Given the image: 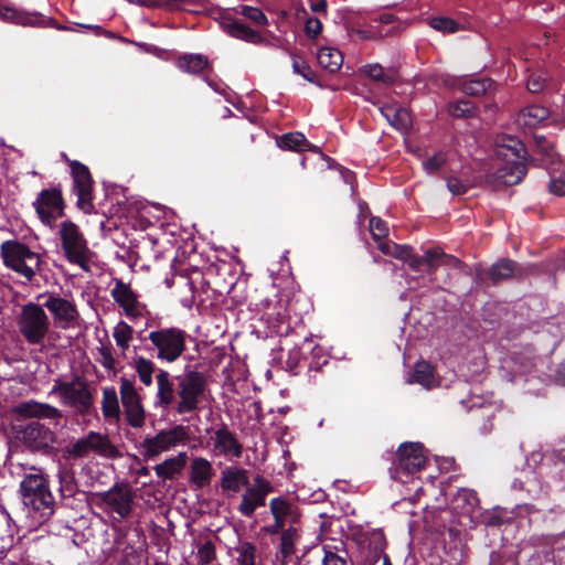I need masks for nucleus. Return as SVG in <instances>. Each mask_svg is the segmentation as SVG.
<instances>
[{
	"instance_id": "obj_1",
	"label": "nucleus",
	"mask_w": 565,
	"mask_h": 565,
	"mask_svg": "<svg viewBox=\"0 0 565 565\" xmlns=\"http://www.w3.org/2000/svg\"><path fill=\"white\" fill-rule=\"evenodd\" d=\"M20 493L31 526L45 523L54 513V498L46 476L41 469L32 468L20 482Z\"/></svg>"
},
{
	"instance_id": "obj_2",
	"label": "nucleus",
	"mask_w": 565,
	"mask_h": 565,
	"mask_svg": "<svg viewBox=\"0 0 565 565\" xmlns=\"http://www.w3.org/2000/svg\"><path fill=\"white\" fill-rule=\"evenodd\" d=\"M525 154L524 145L516 138L509 137L503 143L498 145L495 148L498 182L504 185L519 183L526 174Z\"/></svg>"
},
{
	"instance_id": "obj_3",
	"label": "nucleus",
	"mask_w": 565,
	"mask_h": 565,
	"mask_svg": "<svg viewBox=\"0 0 565 565\" xmlns=\"http://www.w3.org/2000/svg\"><path fill=\"white\" fill-rule=\"evenodd\" d=\"M3 264L31 282L44 264L42 256L19 241H6L0 246Z\"/></svg>"
},
{
	"instance_id": "obj_4",
	"label": "nucleus",
	"mask_w": 565,
	"mask_h": 565,
	"mask_svg": "<svg viewBox=\"0 0 565 565\" xmlns=\"http://www.w3.org/2000/svg\"><path fill=\"white\" fill-rule=\"evenodd\" d=\"M50 395H56L62 405L72 408L78 415H88L94 407L90 386L79 375L71 380H54Z\"/></svg>"
},
{
	"instance_id": "obj_5",
	"label": "nucleus",
	"mask_w": 565,
	"mask_h": 565,
	"mask_svg": "<svg viewBox=\"0 0 565 565\" xmlns=\"http://www.w3.org/2000/svg\"><path fill=\"white\" fill-rule=\"evenodd\" d=\"M191 439L188 426L174 425L159 430L154 435H147L139 445V454L145 460H156L162 454L186 446Z\"/></svg>"
},
{
	"instance_id": "obj_6",
	"label": "nucleus",
	"mask_w": 565,
	"mask_h": 565,
	"mask_svg": "<svg viewBox=\"0 0 565 565\" xmlns=\"http://www.w3.org/2000/svg\"><path fill=\"white\" fill-rule=\"evenodd\" d=\"M57 235L61 249L68 263L88 271L94 252L89 248L88 242L79 227L71 221H64L58 226Z\"/></svg>"
},
{
	"instance_id": "obj_7",
	"label": "nucleus",
	"mask_w": 565,
	"mask_h": 565,
	"mask_svg": "<svg viewBox=\"0 0 565 565\" xmlns=\"http://www.w3.org/2000/svg\"><path fill=\"white\" fill-rule=\"evenodd\" d=\"M17 324L28 344L43 348L50 333L51 321L42 306L34 302L24 305L18 316Z\"/></svg>"
},
{
	"instance_id": "obj_8",
	"label": "nucleus",
	"mask_w": 565,
	"mask_h": 565,
	"mask_svg": "<svg viewBox=\"0 0 565 565\" xmlns=\"http://www.w3.org/2000/svg\"><path fill=\"white\" fill-rule=\"evenodd\" d=\"M150 350L158 360L173 363L186 349V333L177 327L161 328L149 333Z\"/></svg>"
},
{
	"instance_id": "obj_9",
	"label": "nucleus",
	"mask_w": 565,
	"mask_h": 565,
	"mask_svg": "<svg viewBox=\"0 0 565 565\" xmlns=\"http://www.w3.org/2000/svg\"><path fill=\"white\" fill-rule=\"evenodd\" d=\"M67 452L74 458H87L90 456L106 459H115L121 456L118 447L107 434L90 430L76 439L67 448Z\"/></svg>"
},
{
	"instance_id": "obj_10",
	"label": "nucleus",
	"mask_w": 565,
	"mask_h": 565,
	"mask_svg": "<svg viewBox=\"0 0 565 565\" xmlns=\"http://www.w3.org/2000/svg\"><path fill=\"white\" fill-rule=\"evenodd\" d=\"M426 458L422 444L404 443L399 446L396 460L390 469L391 477L401 483L409 482L413 476L424 468Z\"/></svg>"
},
{
	"instance_id": "obj_11",
	"label": "nucleus",
	"mask_w": 565,
	"mask_h": 565,
	"mask_svg": "<svg viewBox=\"0 0 565 565\" xmlns=\"http://www.w3.org/2000/svg\"><path fill=\"white\" fill-rule=\"evenodd\" d=\"M134 490L126 482H117L109 490L94 494L96 504L106 512H114L126 519L132 511Z\"/></svg>"
},
{
	"instance_id": "obj_12",
	"label": "nucleus",
	"mask_w": 565,
	"mask_h": 565,
	"mask_svg": "<svg viewBox=\"0 0 565 565\" xmlns=\"http://www.w3.org/2000/svg\"><path fill=\"white\" fill-rule=\"evenodd\" d=\"M119 395L127 424L132 428H142L146 424V411L135 383L125 376L120 377Z\"/></svg>"
},
{
	"instance_id": "obj_13",
	"label": "nucleus",
	"mask_w": 565,
	"mask_h": 565,
	"mask_svg": "<svg viewBox=\"0 0 565 565\" xmlns=\"http://www.w3.org/2000/svg\"><path fill=\"white\" fill-rule=\"evenodd\" d=\"M43 298V308L47 309L57 328L67 330L78 326L79 312L73 299L58 294H47Z\"/></svg>"
},
{
	"instance_id": "obj_14",
	"label": "nucleus",
	"mask_w": 565,
	"mask_h": 565,
	"mask_svg": "<svg viewBox=\"0 0 565 565\" xmlns=\"http://www.w3.org/2000/svg\"><path fill=\"white\" fill-rule=\"evenodd\" d=\"M204 392V381L198 373L185 374L178 385L179 402L177 404L178 414L192 413L198 408L200 397Z\"/></svg>"
},
{
	"instance_id": "obj_15",
	"label": "nucleus",
	"mask_w": 565,
	"mask_h": 565,
	"mask_svg": "<svg viewBox=\"0 0 565 565\" xmlns=\"http://www.w3.org/2000/svg\"><path fill=\"white\" fill-rule=\"evenodd\" d=\"M253 484L245 487L241 503L237 508L241 514L250 518L258 508L266 503V497L273 491L270 482L260 475H256Z\"/></svg>"
},
{
	"instance_id": "obj_16",
	"label": "nucleus",
	"mask_w": 565,
	"mask_h": 565,
	"mask_svg": "<svg viewBox=\"0 0 565 565\" xmlns=\"http://www.w3.org/2000/svg\"><path fill=\"white\" fill-rule=\"evenodd\" d=\"M409 268L414 271H419L422 267H426L428 274L431 276L438 267L457 268L460 260L451 255L445 254L439 248H430L425 250L423 256L411 255L407 262Z\"/></svg>"
},
{
	"instance_id": "obj_17",
	"label": "nucleus",
	"mask_w": 565,
	"mask_h": 565,
	"mask_svg": "<svg viewBox=\"0 0 565 565\" xmlns=\"http://www.w3.org/2000/svg\"><path fill=\"white\" fill-rule=\"evenodd\" d=\"M370 232L373 239L377 243L379 249L385 254L394 256L397 259L408 262L412 253L407 245H398L392 242L383 241L388 235L387 224L380 217L373 216L370 220Z\"/></svg>"
},
{
	"instance_id": "obj_18",
	"label": "nucleus",
	"mask_w": 565,
	"mask_h": 565,
	"mask_svg": "<svg viewBox=\"0 0 565 565\" xmlns=\"http://www.w3.org/2000/svg\"><path fill=\"white\" fill-rule=\"evenodd\" d=\"M22 443L32 450L50 448L55 443V434L39 420H32L20 430Z\"/></svg>"
},
{
	"instance_id": "obj_19",
	"label": "nucleus",
	"mask_w": 565,
	"mask_h": 565,
	"mask_svg": "<svg viewBox=\"0 0 565 565\" xmlns=\"http://www.w3.org/2000/svg\"><path fill=\"white\" fill-rule=\"evenodd\" d=\"M211 451L216 457H224L227 460L237 459L242 456L243 447L226 427L214 431L210 437Z\"/></svg>"
},
{
	"instance_id": "obj_20",
	"label": "nucleus",
	"mask_w": 565,
	"mask_h": 565,
	"mask_svg": "<svg viewBox=\"0 0 565 565\" xmlns=\"http://www.w3.org/2000/svg\"><path fill=\"white\" fill-rule=\"evenodd\" d=\"M41 221L51 224L63 213V200L61 192L55 189L43 190L33 203Z\"/></svg>"
},
{
	"instance_id": "obj_21",
	"label": "nucleus",
	"mask_w": 565,
	"mask_h": 565,
	"mask_svg": "<svg viewBox=\"0 0 565 565\" xmlns=\"http://www.w3.org/2000/svg\"><path fill=\"white\" fill-rule=\"evenodd\" d=\"M543 164L548 169L550 184L548 190L552 194L562 196L565 194V164L562 163L553 147L548 146L544 158L542 159Z\"/></svg>"
},
{
	"instance_id": "obj_22",
	"label": "nucleus",
	"mask_w": 565,
	"mask_h": 565,
	"mask_svg": "<svg viewBox=\"0 0 565 565\" xmlns=\"http://www.w3.org/2000/svg\"><path fill=\"white\" fill-rule=\"evenodd\" d=\"M74 181V192L77 195V204L85 209L89 205L93 181L88 168L78 161L71 162Z\"/></svg>"
},
{
	"instance_id": "obj_23",
	"label": "nucleus",
	"mask_w": 565,
	"mask_h": 565,
	"mask_svg": "<svg viewBox=\"0 0 565 565\" xmlns=\"http://www.w3.org/2000/svg\"><path fill=\"white\" fill-rule=\"evenodd\" d=\"M0 19L4 22L22 25V26H47L51 19L39 12H28L14 7H0Z\"/></svg>"
},
{
	"instance_id": "obj_24",
	"label": "nucleus",
	"mask_w": 565,
	"mask_h": 565,
	"mask_svg": "<svg viewBox=\"0 0 565 565\" xmlns=\"http://www.w3.org/2000/svg\"><path fill=\"white\" fill-rule=\"evenodd\" d=\"M114 300L124 309L127 317L137 318L142 315L143 307L138 301L137 295L129 285L121 280H116L115 287L110 291Z\"/></svg>"
},
{
	"instance_id": "obj_25",
	"label": "nucleus",
	"mask_w": 565,
	"mask_h": 565,
	"mask_svg": "<svg viewBox=\"0 0 565 565\" xmlns=\"http://www.w3.org/2000/svg\"><path fill=\"white\" fill-rule=\"evenodd\" d=\"M461 403L463 405L467 404V407L470 411L480 412L481 417L486 419L484 425L481 427V431L483 434L490 433L492 429V424H490V420L500 409V405L495 401H492V396L472 395L468 401H462Z\"/></svg>"
},
{
	"instance_id": "obj_26",
	"label": "nucleus",
	"mask_w": 565,
	"mask_h": 565,
	"mask_svg": "<svg viewBox=\"0 0 565 565\" xmlns=\"http://www.w3.org/2000/svg\"><path fill=\"white\" fill-rule=\"evenodd\" d=\"M479 500L475 491L470 489H460L451 500V509L462 518H467L470 523L477 520V509Z\"/></svg>"
},
{
	"instance_id": "obj_27",
	"label": "nucleus",
	"mask_w": 565,
	"mask_h": 565,
	"mask_svg": "<svg viewBox=\"0 0 565 565\" xmlns=\"http://www.w3.org/2000/svg\"><path fill=\"white\" fill-rule=\"evenodd\" d=\"M270 513L274 520L281 523L284 527L300 523L301 514L297 505L288 502L284 498H274L269 503Z\"/></svg>"
},
{
	"instance_id": "obj_28",
	"label": "nucleus",
	"mask_w": 565,
	"mask_h": 565,
	"mask_svg": "<svg viewBox=\"0 0 565 565\" xmlns=\"http://www.w3.org/2000/svg\"><path fill=\"white\" fill-rule=\"evenodd\" d=\"M444 83L450 87H458L467 95L471 96H480L483 94H488L494 88V83L489 78H455L447 75L444 79Z\"/></svg>"
},
{
	"instance_id": "obj_29",
	"label": "nucleus",
	"mask_w": 565,
	"mask_h": 565,
	"mask_svg": "<svg viewBox=\"0 0 565 565\" xmlns=\"http://www.w3.org/2000/svg\"><path fill=\"white\" fill-rule=\"evenodd\" d=\"M157 393L153 401L154 408L167 409L174 399V383L170 373L159 369L156 374Z\"/></svg>"
},
{
	"instance_id": "obj_30",
	"label": "nucleus",
	"mask_w": 565,
	"mask_h": 565,
	"mask_svg": "<svg viewBox=\"0 0 565 565\" xmlns=\"http://www.w3.org/2000/svg\"><path fill=\"white\" fill-rule=\"evenodd\" d=\"M220 482L223 491L237 493L248 486V471L236 466L226 467L221 473Z\"/></svg>"
},
{
	"instance_id": "obj_31",
	"label": "nucleus",
	"mask_w": 565,
	"mask_h": 565,
	"mask_svg": "<svg viewBox=\"0 0 565 565\" xmlns=\"http://www.w3.org/2000/svg\"><path fill=\"white\" fill-rule=\"evenodd\" d=\"M188 462V452L180 451L175 456L164 459L162 462L156 465L153 470L158 478L162 480H172L180 475L185 468Z\"/></svg>"
},
{
	"instance_id": "obj_32",
	"label": "nucleus",
	"mask_w": 565,
	"mask_h": 565,
	"mask_svg": "<svg viewBox=\"0 0 565 565\" xmlns=\"http://www.w3.org/2000/svg\"><path fill=\"white\" fill-rule=\"evenodd\" d=\"M17 412L24 417H35V418H47V419H58L62 414L61 411L56 407L45 404L39 403L35 401H28L21 403L17 407Z\"/></svg>"
},
{
	"instance_id": "obj_33",
	"label": "nucleus",
	"mask_w": 565,
	"mask_h": 565,
	"mask_svg": "<svg viewBox=\"0 0 565 565\" xmlns=\"http://www.w3.org/2000/svg\"><path fill=\"white\" fill-rule=\"evenodd\" d=\"M214 470L210 460L194 457L190 465V480L196 488H204L211 483Z\"/></svg>"
},
{
	"instance_id": "obj_34",
	"label": "nucleus",
	"mask_w": 565,
	"mask_h": 565,
	"mask_svg": "<svg viewBox=\"0 0 565 565\" xmlns=\"http://www.w3.org/2000/svg\"><path fill=\"white\" fill-rule=\"evenodd\" d=\"M102 396V413L106 420L110 423H118L120 419L121 411L119 397L114 386L103 387Z\"/></svg>"
},
{
	"instance_id": "obj_35",
	"label": "nucleus",
	"mask_w": 565,
	"mask_h": 565,
	"mask_svg": "<svg viewBox=\"0 0 565 565\" xmlns=\"http://www.w3.org/2000/svg\"><path fill=\"white\" fill-rule=\"evenodd\" d=\"M552 116L548 109L543 106L532 105L523 108L516 117V124L523 128H535Z\"/></svg>"
},
{
	"instance_id": "obj_36",
	"label": "nucleus",
	"mask_w": 565,
	"mask_h": 565,
	"mask_svg": "<svg viewBox=\"0 0 565 565\" xmlns=\"http://www.w3.org/2000/svg\"><path fill=\"white\" fill-rule=\"evenodd\" d=\"M379 110L392 127L401 131L408 129L412 120L406 108L392 104L384 105Z\"/></svg>"
},
{
	"instance_id": "obj_37",
	"label": "nucleus",
	"mask_w": 565,
	"mask_h": 565,
	"mask_svg": "<svg viewBox=\"0 0 565 565\" xmlns=\"http://www.w3.org/2000/svg\"><path fill=\"white\" fill-rule=\"evenodd\" d=\"M512 487L515 490L526 491L533 498L539 497L543 492L539 475L532 469L522 471L521 476L514 479Z\"/></svg>"
},
{
	"instance_id": "obj_38",
	"label": "nucleus",
	"mask_w": 565,
	"mask_h": 565,
	"mask_svg": "<svg viewBox=\"0 0 565 565\" xmlns=\"http://www.w3.org/2000/svg\"><path fill=\"white\" fill-rule=\"evenodd\" d=\"M301 524L290 525L285 527L280 535L279 552L284 559H287L296 552V545L299 543L301 537Z\"/></svg>"
},
{
	"instance_id": "obj_39",
	"label": "nucleus",
	"mask_w": 565,
	"mask_h": 565,
	"mask_svg": "<svg viewBox=\"0 0 565 565\" xmlns=\"http://www.w3.org/2000/svg\"><path fill=\"white\" fill-rule=\"evenodd\" d=\"M317 61L321 67L330 73L340 70L343 64L342 52L333 46H322L317 53Z\"/></svg>"
},
{
	"instance_id": "obj_40",
	"label": "nucleus",
	"mask_w": 565,
	"mask_h": 565,
	"mask_svg": "<svg viewBox=\"0 0 565 565\" xmlns=\"http://www.w3.org/2000/svg\"><path fill=\"white\" fill-rule=\"evenodd\" d=\"M407 383H417L425 388H430L436 385L434 369L425 361L416 363L413 372L407 379Z\"/></svg>"
},
{
	"instance_id": "obj_41",
	"label": "nucleus",
	"mask_w": 565,
	"mask_h": 565,
	"mask_svg": "<svg viewBox=\"0 0 565 565\" xmlns=\"http://www.w3.org/2000/svg\"><path fill=\"white\" fill-rule=\"evenodd\" d=\"M224 29L230 35L249 43L256 44L264 40L259 32L237 21L224 24Z\"/></svg>"
},
{
	"instance_id": "obj_42",
	"label": "nucleus",
	"mask_w": 565,
	"mask_h": 565,
	"mask_svg": "<svg viewBox=\"0 0 565 565\" xmlns=\"http://www.w3.org/2000/svg\"><path fill=\"white\" fill-rule=\"evenodd\" d=\"M207 65V57L202 54H184L177 61V66L190 74H198L205 70Z\"/></svg>"
},
{
	"instance_id": "obj_43",
	"label": "nucleus",
	"mask_w": 565,
	"mask_h": 565,
	"mask_svg": "<svg viewBox=\"0 0 565 565\" xmlns=\"http://www.w3.org/2000/svg\"><path fill=\"white\" fill-rule=\"evenodd\" d=\"M132 367L145 386H150L152 384L156 365L151 360L142 355H137L134 358Z\"/></svg>"
},
{
	"instance_id": "obj_44",
	"label": "nucleus",
	"mask_w": 565,
	"mask_h": 565,
	"mask_svg": "<svg viewBox=\"0 0 565 565\" xmlns=\"http://www.w3.org/2000/svg\"><path fill=\"white\" fill-rule=\"evenodd\" d=\"M134 337V329L127 322L120 320L113 329V338L116 345L120 349L121 354L125 356L126 351L130 347Z\"/></svg>"
},
{
	"instance_id": "obj_45",
	"label": "nucleus",
	"mask_w": 565,
	"mask_h": 565,
	"mask_svg": "<svg viewBox=\"0 0 565 565\" xmlns=\"http://www.w3.org/2000/svg\"><path fill=\"white\" fill-rule=\"evenodd\" d=\"M96 361L108 372L117 373V359L109 342H100L97 347Z\"/></svg>"
},
{
	"instance_id": "obj_46",
	"label": "nucleus",
	"mask_w": 565,
	"mask_h": 565,
	"mask_svg": "<svg viewBox=\"0 0 565 565\" xmlns=\"http://www.w3.org/2000/svg\"><path fill=\"white\" fill-rule=\"evenodd\" d=\"M276 143L284 150L303 151L307 139L301 132H289L278 137Z\"/></svg>"
},
{
	"instance_id": "obj_47",
	"label": "nucleus",
	"mask_w": 565,
	"mask_h": 565,
	"mask_svg": "<svg viewBox=\"0 0 565 565\" xmlns=\"http://www.w3.org/2000/svg\"><path fill=\"white\" fill-rule=\"evenodd\" d=\"M302 350L310 351L311 354V362L310 367L312 369H319L321 365L327 363V353L326 350L318 345L312 343V340L306 339L302 343Z\"/></svg>"
},
{
	"instance_id": "obj_48",
	"label": "nucleus",
	"mask_w": 565,
	"mask_h": 565,
	"mask_svg": "<svg viewBox=\"0 0 565 565\" xmlns=\"http://www.w3.org/2000/svg\"><path fill=\"white\" fill-rule=\"evenodd\" d=\"M514 273V264L510 260H500L490 269V277L494 282L510 278Z\"/></svg>"
},
{
	"instance_id": "obj_49",
	"label": "nucleus",
	"mask_w": 565,
	"mask_h": 565,
	"mask_svg": "<svg viewBox=\"0 0 565 565\" xmlns=\"http://www.w3.org/2000/svg\"><path fill=\"white\" fill-rule=\"evenodd\" d=\"M428 24L443 33H455L459 30L458 23L447 17H433L428 20Z\"/></svg>"
},
{
	"instance_id": "obj_50",
	"label": "nucleus",
	"mask_w": 565,
	"mask_h": 565,
	"mask_svg": "<svg viewBox=\"0 0 565 565\" xmlns=\"http://www.w3.org/2000/svg\"><path fill=\"white\" fill-rule=\"evenodd\" d=\"M237 565H255L256 547L250 543H243L237 548Z\"/></svg>"
},
{
	"instance_id": "obj_51",
	"label": "nucleus",
	"mask_w": 565,
	"mask_h": 565,
	"mask_svg": "<svg viewBox=\"0 0 565 565\" xmlns=\"http://www.w3.org/2000/svg\"><path fill=\"white\" fill-rule=\"evenodd\" d=\"M437 492H439V497L435 498L437 503L433 504V508L441 509L444 503L446 502V499L443 498L444 497L443 491L441 490H437L435 488L433 478H429V480L425 483V486L419 487L418 489H416V497L419 498L422 494L423 495H425V494L435 495Z\"/></svg>"
},
{
	"instance_id": "obj_52",
	"label": "nucleus",
	"mask_w": 565,
	"mask_h": 565,
	"mask_svg": "<svg viewBox=\"0 0 565 565\" xmlns=\"http://www.w3.org/2000/svg\"><path fill=\"white\" fill-rule=\"evenodd\" d=\"M364 73L374 81L381 83H392L393 74H387L384 72V68L380 64H370L364 67Z\"/></svg>"
},
{
	"instance_id": "obj_53",
	"label": "nucleus",
	"mask_w": 565,
	"mask_h": 565,
	"mask_svg": "<svg viewBox=\"0 0 565 565\" xmlns=\"http://www.w3.org/2000/svg\"><path fill=\"white\" fill-rule=\"evenodd\" d=\"M241 13L257 25L264 26V25H267V23H268L267 17L258 8L243 6L241 8Z\"/></svg>"
},
{
	"instance_id": "obj_54",
	"label": "nucleus",
	"mask_w": 565,
	"mask_h": 565,
	"mask_svg": "<svg viewBox=\"0 0 565 565\" xmlns=\"http://www.w3.org/2000/svg\"><path fill=\"white\" fill-rule=\"evenodd\" d=\"M292 70L296 74L300 75L306 81L310 83L315 81V73L309 64L295 55L292 56Z\"/></svg>"
},
{
	"instance_id": "obj_55",
	"label": "nucleus",
	"mask_w": 565,
	"mask_h": 565,
	"mask_svg": "<svg viewBox=\"0 0 565 565\" xmlns=\"http://www.w3.org/2000/svg\"><path fill=\"white\" fill-rule=\"evenodd\" d=\"M547 75L544 72H534L527 78V89L531 93H540L542 92L547 83Z\"/></svg>"
},
{
	"instance_id": "obj_56",
	"label": "nucleus",
	"mask_w": 565,
	"mask_h": 565,
	"mask_svg": "<svg viewBox=\"0 0 565 565\" xmlns=\"http://www.w3.org/2000/svg\"><path fill=\"white\" fill-rule=\"evenodd\" d=\"M449 113L454 117H469L473 114V106L468 100H459L449 106Z\"/></svg>"
},
{
	"instance_id": "obj_57",
	"label": "nucleus",
	"mask_w": 565,
	"mask_h": 565,
	"mask_svg": "<svg viewBox=\"0 0 565 565\" xmlns=\"http://www.w3.org/2000/svg\"><path fill=\"white\" fill-rule=\"evenodd\" d=\"M215 557V548L211 542H205L198 550V559L202 565L209 564Z\"/></svg>"
},
{
	"instance_id": "obj_58",
	"label": "nucleus",
	"mask_w": 565,
	"mask_h": 565,
	"mask_svg": "<svg viewBox=\"0 0 565 565\" xmlns=\"http://www.w3.org/2000/svg\"><path fill=\"white\" fill-rule=\"evenodd\" d=\"M446 158L445 154L439 152L433 156L431 158H428L423 161V167L426 172L434 173L437 170L441 168V166L445 163Z\"/></svg>"
},
{
	"instance_id": "obj_59",
	"label": "nucleus",
	"mask_w": 565,
	"mask_h": 565,
	"mask_svg": "<svg viewBox=\"0 0 565 565\" xmlns=\"http://www.w3.org/2000/svg\"><path fill=\"white\" fill-rule=\"evenodd\" d=\"M350 34L358 35L361 40H372L383 36L382 31L376 30L374 26L369 29L352 28Z\"/></svg>"
},
{
	"instance_id": "obj_60",
	"label": "nucleus",
	"mask_w": 565,
	"mask_h": 565,
	"mask_svg": "<svg viewBox=\"0 0 565 565\" xmlns=\"http://www.w3.org/2000/svg\"><path fill=\"white\" fill-rule=\"evenodd\" d=\"M306 34L310 38H317L322 31V23L318 18H308L305 21Z\"/></svg>"
},
{
	"instance_id": "obj_61",
	"label": "nucleus",
	"mask_w": 565,
	"mask_h": 565,
	"mask_svg": "<svg viewBox=\"0 0 565 565\" xmlns=\"http://www.w3.org/2000/svg\"><path fill=\"white\" fill-rule=\"evenodd\" d=\"M468 184L456 177H451L447 181V188L454 195H461L467 192Z\"/></svg>"
},
{
	"instance_id": "obj_62",
	"label": "nucleus",
	"mask_w": 565,
	"mask_h": 565,
	"mask_svg": "<svg viewBox=\"0 0 565 565\" xmlns=\"http://www.w3.org/2000/svg\"><path fill=\"white\" fill-rule=\"evenodd\" d=\"M305 350H302V345L300 348L295 347L288 352V358L286 360L287 366L292 370L300 362L302 355L305 354Z\"/></svg>"
},
{
	"instance_id": "obj_63",
	"label": "nucleus",
	"mask_w": 565,
	"mask_h": 565,
	"mask_svg": "<svg viewBox=\"0 0 565 565\" xmlns=\"http://www.w3.org/2000/svg\"><path fill=\"white\" fill-rule=\"evenodd\" d=\"M322 565H349V563L343 556L331 551H324Z\"/></svg>"
},
{
	"instance_id": "obj_64",
	"label": "nucleus",
	"mask_w": 565,
	"mask_h": 565,
	"mask_svg": "<svg viewBox=\"0 0 565 565\" xmlns=\"http://www.w3.org/2000/svg\"><path fill=\"white\" fill-rule=\"evenodd\" d=\"M553 381L561 386H565V363H562L553 375Z\"/></svg>"
}]
</instances>
